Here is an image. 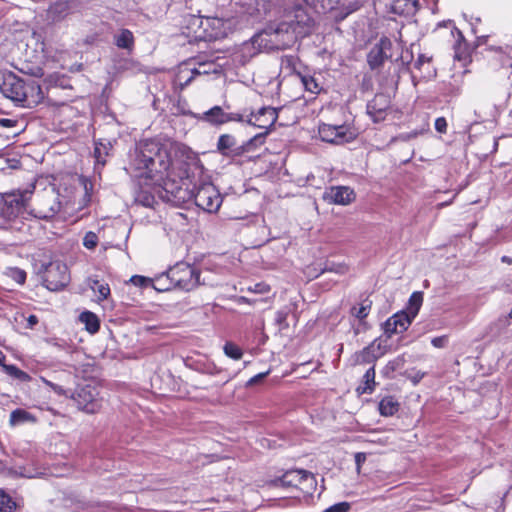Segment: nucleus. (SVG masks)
Here are the masks:
<instances>
[{
	"instance_id": "obj_2",
	"label": "nucleus",
	"mask_w": 512,
	"mask_h": 512,
	"mask_svg": "<svg viewBox=\"0 0 512 512\" xmlns=\"http://www.w3.org/2000/svg\"><path fill=\"white\" fill-rule=\"evenodd\" d=\"M0 91L6 98L26 108L37 106L44 98L41 86L36 80L23 79L13 72L1 75Z\"/></svg>"
},
{
	"instance_id": "obj_51",
	"label": "nucleus",
	"mask_w": 512,
	"mask_h": 512,
	"mask_svg": "<svg viewBox=\"0 0 512 512\" xmlns=\"http://www.w3.org/2000/svg\"><path fill=\"white\" fill-rule=\"evenodd\" d=\"M385 97L383 95L376 96L373 101L368 105V109L371 112L372 110H378L379 112H382L385 107H378V102L381 100H385Z\"/></svg>"
},
{
	"instance_id": "obj_9",
	"label": "nucleus",
	"mask_w": 512,
	"mask_h": 512,
	"mask_svg": "<svg viewBox=\"0 0 512 512\" xmlns=\"http://www.w3.org/2000/svg\"><path fill=\"white\" fill-rule=\"evenodd\" d=\"M319 137L322 141L343 144L355 139V133L346 125H330L323 123L319 125Z\"/></svg>"
},
{
	"instance_id": "obj_4",
	"label": "nucleus",
	"mask_w": 512,
	"mask_h": 512,
	"mask_svg": "<svg viewBox=\"0 0 512 512\" xmlns=\"http://www.w3.org/2000/svg\"><path fill=\"white\" fill-rule=\"evenodd\" d=\"M31 193L24 191H11L0 194V218L5 222L24 215Z\"/></svg>"
},
{
	"instance_id": "obj_29",
	"label": "nucleus",
	"mask_w": 512,
	"mask_h": 512,
	"mask_svg": "<svg viewBox=\"0 0 512 512\" xmlns=\"http://www.w3.org/2000/svg\"><path fill=\"white\" fill-rule=\"evenodd\" d=\"M390 319L395 320V324L400 332L406 331L413 320L405 311L394 314Z\"/></svg>"
},
{
	"instance_id": "obj_22",
	"label": "nucleus",
	"mask_w": 512,
	"mask_h": 512,
	"mask_svg": "<svg viewBox=\"0 0 512 512\" xmlns=\"http://www.w3.org/2000/svg\"><path fill=\"white\" fill-rule=\"evenodd\" d=\"M236 146L237 141L230 134H222L218 139L217 149L224 156L231 155L236 150Z\"/></svg>"
},
{
	"instance_id": "obj_61",
	"label": "nucleus",
	"mask_w": 512,
	"mask_h": 512,
	"mask_svg": "<svg viewBox=\"0 0 512 512\" xmlns=\"http://www.w3.org/2000/svg\"><path fill=\"white\" fill-rule=\"evenodd\" d=\"M258 10L256 8L249 9L247 12L249 15L254 16Z\"/></svg>"
},
{
	"instance_id": "obj_58",
	"label": "nucleus",
	"mask_w": 512,
	"mask_h": 512,
	"mask_svg": "<svg viewBox=\"0 0 512 512\" xmlns=\"http://www.w3.org/2000/svg\"><path fill=\"white\" fill-rule=\"evenodd\" d=\"M501 261L505 264L511 265L512 264V258L509 256H502Z\"/></svg>"
},
{
	"instance_id": "obj_63",
	"label": "nucleus",
	"mask_w": 512,
	"mask_h": 512,
	"mask_svg": "<svg viewBox=\"0 0 512 512\" xmlns=\"http://www.w3.org/2000/svg\"><path fill=\"white\" fill-rule=\"evenodd\" d=\"M261 138H262V135H257V136L254 137L253 140L257 141V140H260Z\"/></svg>"
},
{
	"instance_id": "obj_57",
	"label": "nucleus",
	"mask_w": 512,
	"mask_h": 512,
	"mask_svg": "<svg viewBox=\"0 0 512 512\" xmlns=\"http://www.w3.org/2000/svg\"><path fill=\"white\" fill-rule=\"evenodd\" d=\"M27 320L30 328L38 323V318L35 315H30Z\"/></svg>"
},
{
	"instance_id": "obj_8",
	"label": "nucleus",
	"mask_w": 512,
	"mask_h": 512,
	"mask_svg": "<svg viewBox=\"0 0 512 512\" xmlns=\"http://www.w3.org/2000/svg\"><path fill=\"white\" fill-rule=\"evenodd\" d=\"M69 282L68 267L59 261L51 262L44 273L45 286L51 291L64 288Z\"/></svg>"
},
{
	"instance_id": "obj_35",
	"label": "nucleus",
	"mask_w": 512,
	"mask_h": 512,
	"mask_svg": "<svg viewBox=\"0 0 512 512\" xmlns=\"http://www.w3.org/2000/svg\"><path fill=\"white\" fill-rule=\"evenodd\" d=\"M3 370L8 375H10L13 378H16L20 381L26 382V381L30 380V376L26 372L20 370L15 365H3Z\"/></svg>"
},
{
	"instance_id": "obj_36",
	"label": "nucleus",
	"mask_w": 512,
	"mask_h": 512,
	"mask_svg": "<svg viewBox=\"0 0 512 512\" xmlns=\"http://www.w3.org/2000/svg\"><path fill=\"white\" fill-rule=\"evenodd\" d=\"M16 508V503L0 489V512H12Z\"/></svg>"
},
{
	"instance_id": "obj_56",
	"label": "nucleus",
	"mask_w": 512,
	"mask_h": 512,
	"mask_svg": "<svg viewBox=\"0 0 512 512\" xmlns=\"http://www.w3.org/2000/svg\"><path fill=\"white\" fill-rule=\"evenodd\" d=\"M365 460H366L365 453H356L355 462L357 464L358 469L360 468L361 464L365 462Z\"/></svg>"
},
{
	"instance_id": "obj_40",
	"label": "nucleus",
	"mask_w": 512,
	"mask_h": 512,
	"mask_svg": "<svg viewBox=\"0 0 512 512\" xmlns=\"http://www.w3.org/2000/svg\"><path fill=\"white\" fill-rule=\"evenodd\" d=\"M98 241L99 239L96 233L89 231L83 238V246L89 250H93L98 245Z\"/></svg>"
},
{
	"instance_id": "obj_43",
	"label": "nucleus",
	"mask_w": 512,
	"mask_h": 512,
	"mask_svg": "<svg viewBox=\"0 0 512 512\" xmlns=\"http://www.w3.org/2000/svg\"><path fill=\"white\" fill-rule=\"evenodd\" d=\"M384 332L388 337H391L393 334L401 333L395 324V320H391L390 318L384 323Z\"/></svg>"
},
{
	"instance_id": "obj_16",
	"label": "nucleus",
	"mask_w": 512,
	"mask_h": 512,
	"mask_svg": "<svg viewBox=\"0 0 512 512\" xmlns=\"http://www.w3.org/2000/svg\"><path fill=\"white\" fill-rule=\"evenodd\" d=\"M200 119L213 125H220L230 122V119H233V116L231 113H225L220 106H214L204 112Z\"/></svg>"
},
{
	"instance_id": "obj_20",
	"label": "nucleus",
	"mask_w": 512,
	"mask_h": 512,
	"mask_svg": "<svg viewBox=\"0 0 512 512\" xmlns=\"http://www.w3.org/2000/svg\"><path fill=\"white\" fill-rule=\"evenodd\" d=\"M417 0H394L392 11L398 15L410 16L417 11Z\"/></svg>"
},
{
	"instance_id": "obj_13",
	"label": "nucleus",
	"mask_w": 512,
	"mask_h": 512,
	"mask_svg": "<svg viewBox=\"0 0 512 512\" xmlns=\"http://www.w3.org/2000/svg\"><path fill=\"white\" fill-rule=\"evenodd\" d=\"M356 198L355 192L348 186H332L323 194V200L336 205H349Z\"/></svg>"
},
{
	"instance_id": "obj_37",
	"label": "nucleus",
	"mask_w": 512,
	"mask_h": 512,
	"mask_svg": "<svg viewBox=\"0 0 512 512\" xmlns=\"http://www.w3.org/2000/svg\"><path fill=\"white\" fill-rule=\"evenodd\" d=\"M90 288L99 294L100 300L106 299L110 294V288L107 284L101 283L98 280H92Z\"/></svg>"
},
{
	"instance_id": "obj_6",
	"label": "nucleus",
	"mask_w": 512,
	"mask_h": 512,
	"mask_svg": "<svg viewBox=\"0 0 512 512\" xmlns=\"http://www.w3.org/2000/svg\"><path fill=\"white\" fill-rule=\"evenodd\" d=\"M313 23V19L301 5H296L292 10L288 11L283 21V24L289 27V31L293 33L295 39L298 36L305 37L308 35L313 27Z\"/></svg>"
},
{
	"instance_id": "obj_33",
	"label": "nucleus",
	"mask_w": 512,
	"mask_h": 512,
	"mask_svg": "<svg viewBox=\"0 0 512 512\" xmlns=\"http://www.w3.org/2000/svg\"><path fill=\"white\" fill-rule=\"evenodd\" d=\"M431 58L426 57L425 55L421 54L415 61L414 67L420 71L425 72V77H431L432 71H431Z\"/></svg>"
},
{
	"instance_id": "obj_53",
	"label": "nucleus",
	"mask_w": 512,
	"mask_h": 512,
	"mask_svg": "<svg viewBox=\"0 0 512 512\" xmlns=\"http://www.w3.org/2000/svg\"><path fill=\"white\" fill-rule=\"evenodd\" d=\"M269 374V371L267 372H263V373H259L257 375H255L254 377L250 378V380L247 382V385L248 386H252V385H255L257 383H259L260 381H262L267 375Z\"/></svg>"
},
{
	"instance_id": "obj_1",
	"label": "nucleus",
	"mask_w": 512,
	"mask_h": 512,
	"mask_svg": "<svg viewBox=\"0 0 512 512\" xmlns=\"http://www.w3.org/2000/svg\"><path fill=\"white\" fill-rule=\"evenodd\" d=\"M181 148L185 149V147L170 142L161 143L155 139L141 141L135 149L132 165L140 171L141 176H145L162 186L167 193H171L179 199H184L180 195L182 188L178 179L182 180L186 177V171L175 173L171 161V152Z\"/></svg>"
},
{
	"instance_id": "obj_15",
	"label": "nucleus",
	"mask_w": 512,
	"mask_h": 512,
	"mask_svg": "<svg viewBox=\"0 0 512 512\" xmlns=\"http://www.w3.org/2000/svg\"><path fill=\"white\" fill-rule=\"evenodd\" d=\"M278 118V110L273 107H262L256 113H251L249 124L259 128H270Z\"/></svg>"
},
{
	"instance_id": "obj_27",
	"label": "nucleus",
	"mask_w": 512,
	"mask_h": 512,
	"mask_svg": "<svg viewBox=\"0 0 512 512\" xmlns=\"http://www.w3.org/2000/svg\"><path fill=\"white\" fill-rule=\"evenodd\" d=\"M300 481L301 483L298 489L301 490L303 493L312 494L313 491L316 489L317 483L312 473L305 470L303 478Z\"/></svg>"
},
{
	"instance_id": "obj_31",
	"label": "nucleus",
	"mask_w": 512,
	"mask_h": 512,
	"mask_svg": "<svg viewBox=\"0 0 512 512\" xmlns=\"http://www.w3.org/2000/svg\"><path fill=\"white\" fill-rule=\"evenodd\" d=\"M372 302L368 299L364 300L358 307L354 306L351 309V313L353 316L358 318L359 320H363L366 318L371 310Z\"/></svg>"
},
{
	"instance_id": "obj_14",
	"label": "nucleus",
	"mask_w": 512,
	"mask_h": 512,
	"mask_svg": "<svg viewBox=\"0 0 512 512\" xmlns=\"http://www.w3.org/2000/svg\"><path fill=\"white\" fill-rule=\"evenodd\" d=\"M268 33L272 37V41L276 42L273 44L275 50H284L290 47L295 42V36L289 31V27L285 26L283 22L274 26H268Z\"/></svg>"
},
{
	"instance_id": "obj_48",
	"label": "nucleus",
	"mask_w": 512,
	"mask_h": 512,
	"mask_svg": "<svg viewBox=\"0 0 512 512\" xmlns=\"http://www.w3.org/2000/svg\"><path fill=\"white\" fill-rule=\"evenodd\" d=\"M499 61L501 62L502 68H507L511 70L508 77L511 79L512 82V59L507 55H500Z\"/></svg>"
},
{
	"instance_id": "obj_32",
	"label": "nucleus",
	"mask_w": 512,
	"mask_h": 512,
	"mask_svg": "<svg viewBox=\"0 0 512 512\" xmlns=\"http://www.w3.org/2000/svg\"><path fill=\"white\" fill-rule=\"evenodd\" d=\"M195 74H191V68H188L186 65L182 66L177 74V81L179 85L183 88L188 86L192 80L194 79Z\"/></svg>"
},
{
	"instance_id": "obj_19",
	"label": "nucleus",
	"mask_w": 512,
	"mask_h": 512,
	"mask_svg": "<svg viewBox=\"0 0 512 512\" xmlns=\"http://www.w3.org/2000/svg\"><path fill=\"white\" fill-rule=\"evenodd\" d=\"M114 44L120 49L131 52L135 44L133 33L129 29H121L114 35Z\"/></svg>"
},
{
	"instance_id": "obj_30",
	"label": "nucleus",
	"mask_w": 512,
	"mask_h": 512,
	"mask_svg": "<svg viewBox=\"0 0 512 512\" xmlns=\"http://www.w3.org/2000/svg\"><path fill=\"white\" fill-rule=\"evenodd\" d=\"M217 71V65L213 61L199 62L198 67L191 68V74H195V76L216 73Z\"/></svg>"
},
{
	"instance_id": "obj_46",
	"label": "nucleus",
	"mask_w": 512,
	"mask_h": 512,
	"mask_svg": "<svg viewBox=\"0 0 512 512\" xmlns=\"http://www.w3.org/2000/svg\"><path fill=\"white\" fill-rule=\"evenodd\" d=\"M425 373L421 372L419 370H411L409 372H406V376L409 380L413 382L414 385L418 384L421 379L424 377Z\"/></svg>"
},
{
	"instance_id": "obj_45",
	"label": "nucleus",
	"mask_w": 512,
	"mask_h": 512,
	"mask_svg": "<svg viewBox=\"0 0 512 512\" xmlns=\"http://www.w3.org/2000/svg\"><path fill=\"white\" fill-rule=\"evenodd\" d=\"M350 505L347 502H341L332 505L331 507L325 509L323 512H348Z\"/></svg>"
},
{
	"instance_id": "obj_12",
	"label": "nucleus",
	"mask_w": 512,
	"mask_h": 512,
	"mask_svg": "<svg viewBox=\"0 0 512 512\" xmlns=\"http://www.w3.org/2000/svg\"><path fill=\"white\" fill-rule=\"evenodd\" d=\"M75 8L74 0H57L52 2L46 10V20L49 23L64 21Z\"/></svg>"
},
{
	"instance_id": "obj_59",
	"label": "nucleus",
	"mask_w": 512,
	"mask_h": 512,
	"mask_svg": "<svg viewBox=\"0 0 512 512\" xmlns=\"http://www.w3.org/2000/svg\"><path fill=\"white\" fill-rule=\"evenodd\" d=\"M5 359H6L5 354L0 350V365H1L2 367H3V365H6V364L4 363Z\"/></svg>"
},
{
	"instance_id": "obj_54",
	"label": "nucleus",
	"mask_w": 512,
	"mask_h": 512,
	"mask_svg": "<svg viewBox=\"0 0 512 512\" xmlns=\"http://www.w3.org/2000/svg\"><path fill=\"white\" fill-rule=\"evenodd\" d=\"M131 282L137 286H145L148 282V279L143 276L135 275L131 278Z\"/></svg>"
},
{
	"instance_id": "obj_10",
	"label": "nucleus",
	"mask_w": 512,
	"mask_h": 512,
	"mask_svg": "<svg viewBox=\"0 0 512 512\" xmlns=\"http://www.w3.org/2000/svg\"><path fill=\"white\" fill-rule=\"evenodd\" d=\"M392 42L387 37H381L367 54V63L371 70L380 68L386 59L392 58L390 53L392 49Z\"/></svg>"
},
{
	"instance_id": "obj_38",
	"label": "nucleus",
	"mask_w": 512,
	"mask_h": 512,
	"mask_svg": "<svg viewBox=\"0 0 512 512\" xmlns=\"http://www.w3.org/2000/svg\"><path fill=\"white\" fill-rule=\"evenodd\" d=\"M223 349L225 355L234 360H239L243 355L242 350L232 342H226Z\"/></svg>"
},
{
	"instance_id": "obj_47",
	"label": "nucleus",
	"mask_w": 512,
	"mask_h": 512,
	"mask_svg": "<svg viewBox=\"0 0 512 512\" xmlns=\"http://www.w3.org/2000/svg\"><path fill=\"white\" fill-rule=\"evenodd\" d=\"M249 290L258 293V294H265L270 291V286L266 283H257L253 287H249Z\"/></svg>"
},
{
	"instance_id": "obj_3",
	"label": "nucleus",
	"mask_w": 512,
	"mask_h": 512,
	"mask_svg": "<svg viewBox=\"0 0 512 512\" xmlns=\"http://www.w3.org/2000/svg\"><path fill=\"white\" fill-rule=\"evenodd\" d=\"M60 194L55 187L45 188L36 194L31 213L39 219H51L61 209Z\"/></svg>"
},
{
	"instance_id": "obj_39",
	"label": "nucleus",
	"mask_w": 512,
	"mask_h": 512,
	"mask_svg": "<svg viewBox=\"0 0 512 512\" xmlns=\"http://www.w3.org/2000/svg\"><path fill=\"white\" fill-rule=\"evenodd\" d=\"M28 417H29L28 412L21 410V409H16L11 412L9 422L12 426H15L17 424H20V423L26 421L28 419Z\"/></svg>"
},
{
	"instance_id": "obj_41",
	"label": "nucleus",
	"mask_w": 512,
	"mask_h": 512,
	"mask_svg": "<svg viewBox=\"0 0 512 512\" xmlns=\"http://www.w3.org/2000/svg\"><path fill=\"white\" fill-rule=\"evenodd\" d=\"M288 311L280 310L276 312L275 315V323L278 326L279 331H282L288 328L289 324L287 322Z\"/></svg>"
},
{
	"instance_id": "obj_25",
	"label": "nucleus",
	"mask_w": 512,
	"mask_h": 512,
	"mask_svg": "<svg viewBox=\"0 0 512 512\" xmlns=\"http://www.w3.org/2000/svg\"><path fill=\"white\" fill-rule=\"evenodd\" d=\"M454 30L456 31V33L458 35V39L454 45V50H455L454 58L459 61H466L468 58L467 44L465 43V41L463 39L462 33L460 31H458L456 28H454Z\"/></svg>"
},
{
	"instance_id": "obj_26",
	"label": "nucleus",
	"mask_w": 512,
	"mask_h": 512,
	"mask_svg": "<svg viewBox=\"0 0 512 512\" xmlns=\"http://www.w3.org/2000/svg\"><path fill=\"white\" fill-rule=\"evenodd\" d=\"M399 404L392 397H385L379 403V411L383 416H392L398 411Z\"/></svg>"
},
{
	"instance_id": "obj_11",
	"label": "nucleus",
	"mask_w": 512,
	"mask_h": 512,
	"mask_svg": "<svg viewBox=\"0 0 512 512\" xmlns=\"http://www.w3.org/2000/svg\"><path fill=\"white\" fill-rule=\"evenodd\" d=\"M98 391L91 385L80 388L77 392L79 407L87 413H96L101 409V401L97 398Z\"/></svg>"
},
{
	"instance_id": "obj_49",
	"label": "nucleus",
	"mask_w": 512,
	"mask_h": 512,
	"mask_svg": "<svg viewBox=\"0 0 512 512\" xmlns=\"http://www.w3.org/2000/svg\"><path fill=\"white\" fill-rule=\"evenodd\" d=\"M435 129L439 133H446L447 131V121L444 117H439L435 120Z\"/></svg>"
},
{
	"instance_id": "obj_18",
	"label": "nucleus",
	"mask_w": 512,
	"mask_h": 512,
	"mask_svg": "<svg viewBox=\"0 0 512 512\" xmlns=\"http://www.w3.org/2000/svg\"><path fill=\"white\" fill-rule=\"evenodd\" d=\"M3 227L11 230L12 232L19 233L24 237L30 235L31 226L27 221H25L23 215L5 221Z\"/></svg>"
},
{
	"instance_id": "obj_64",
	"label": "nucleus",
	"mask_w": 512,
	"mask_h": 512,
	"mask_svg": "<svg viewBox=\"0 0 512 512\" xmlns=\"http://www.w3.org/2000/svg\"><path fill=\"white\" fill-rule=\"evenodd\" d=\"M508 317L512 319V310L509 312Z\"/></svg>"
},
{
	"instance_id": "obj_55",
	"label": "nucleus",
	"mask_w": 512,
	"mask_h": 512,
	"mask_svg": "<svg viewBox=\"0 0 512 512\" xmlns=\"http://www.w3.org/2000/svg\"><path fill=\"white\" fill-rule=\"evenodd\" d=\"M400 362H401V359H396V360L390 361L386 365L385 370L386 371H395L398 368Z\"/></svg>"
},
{
	"instance_id": "obj_5",
	"label": "nucleus",
	"mask_w": 512,
	"mask_h": 512,
	"mask_svg": "<svg viewBox=\"0 0 512 512\" xmlns=\"http://www.w3.org/2000/svg\"><path fill=\"white\" fill-rule=\"evenodd\" d=\"M167 276L176 288L184 291H191L202 284L198 269L187 263H177L169 269Z\"/></svg>"
},
{
	"instance_id": "obj_62",
	"label": "nucleus",
	"mask_w": 512,
	"mask_h": 512,
	"mask_svg": "<svg viewBox=\"0 0 512 512\" xmlns=\"http://www.w3.org/2000/svg\"><path fill=\"white\" fill-rule=\"evenodd\" d=\"M48 384L55 390V391H58V386L57 385H54V384H51L48 382Z\"/></svg>"
},
{
	"instance_id": "obj_17",
	"label": "nucleus",
	"mask_w": 512,
	"mask_h": 512,
	"mask_svg": "<svg viewBox=\"0 0 512 512\" xmlns=\"http://www.w3.org/2000/svg\"><path fill=\"white\" fill-rule=\"evenodd\" d=\"M305 470H289L281 478L273 481V485L277 487H295L298 488L303 478Z\"/></svg>"
},
{
	"instance_id": "obj_60",
	"label": "nucleus",
	"mask_w": 512,
	"mask_h": 512,
	"mask_svg": "<svg viewBox=\"0 0 512 512\" xmlns=\"http://www.w3.org/2000/svg\"><path fill=\"white\" fill-rule=\"evenodd\" d=\"M233 119H230V121H242V115L240 114H232Z\"/></svg>"
},
{
	"instance_id": "obj_50",
	"label": "nucleus",
	"mask_w": 512,
	"mask_h": 512,
	"mask_svg": "<svg viewBox=\"0 0 512 512\" xmlns=\"http://www.w3.org/2000/svg\"><path fill=\"white\" fill-rule=\"evenodd\" d=\"M12 277L18 282L19 284H23L26 280V272L21 269H14L12 271Z\"/></svg>"
},
{
	"instance_id": "obj_23",
	"label": "nucleus",
	"mask_w": 512,
	"mask_h": 512,
	"mask_svg": "<svg viewBox=\"0 0 512 512\" xmlns=\"http://www.w3.org/2000/svg\"><path fill=\"white\" fill-rule=\"evenodd\" d=\"M112 150V144L107 141L103 142L101 140L95 141L94 147V157L97 165L104 166L106 163V157L110 155V151Z\"/></svg>"
},
{
	"instance_id": "obj_52",
	"label": "nucleus",
	"mask_w": 512,
	"mask_h": 512,
	"mask_svg": "<svg viewBox=\"0 0 512 512\" xmlns=\"http://www.w3.org/2000/svg\"><path fill=\"white\" fill-rule=\"evenodd\" d=\"M431 343L436 348H443L447 344V336L435 337L432 339Z\"/></svg>"
},
{
	"instance_id": "obj_42",
	"label": "nucleus",
	"mask_w": 512,
	"mask_h": 512,
	"mask_svg": "<svg viewBox=\"0 0 512 512\" xmlns=\"http://www.w3.org/2000/svg\"><path fill=\"white\" fill-rule=\"evenodd\" d=\"M301 79L307 91L311 93H318L320 91L318 83L312 76H303Z\"/></svg>"
},
{
	"instance_id": "obj_21",
	"label": "nucleus",
	"mask_w": 512,
	"mask_h": 512,
	"mask_svg": "<svg viewBox=\"0 0 512 512\" xmlns=\"http://www.w3.org/2000/svg\"><path fill=\"white\" fill-rule=\"evenodd\" d=\"M275 43L272 41L270 33H268V27L252 37V44L260 50L273 51L275 50L273 46Z\"/></svg>"
},
{
	"instance_id": "obj_24",
	"label": "nucleus",
	"mask_w": 512,
	"mask_h": 512,
	"mask_svg": "<svg viewBox=\"0 0 512 512\" xmlns=\"http://www.w3.org/2000/svg\"><path fill=\"white\" fill-rule=\"evenodd\" d=\"M80 320L85 324L86 330L91 334L96 333L100 328L99 319L92 312L86 311L81 313Z\"/></svg>"
},
{
	"instance_id": "obj_44",
	"label": "nucleus",
	"mask_w": 512,
	"mask_h": 512,
	"mask_svg": "<svg viewBox=\"0 0 512 512\" xmlns=\"http://www.w3.org/2000/svg\"><path fill=\"white\" fill-rule=\"evenodd\" d=\"M325 272H335L338 274H344L347 272V267L343 264L326 265L325 268L322 269L321 273Z\"/></svg>"
},
{
	"instance_id": "obj_34",
	"label": "nucleus",
	"mask_w": 512,
	"mask_h": 512,
	"mask_svg": "<svg viewBox=\"0 0 512 512\" xmlns=\"http://www.w3.org/2000/svg\"><path fill=\"white\" fill-rule=\"evenodd\" d=\"M364 387L362 393H371L375 386V370L374 367L369 368L363 376Z\"/></svg>"
},
{
	"instance_id": "obj_7",
	"label": "nucleus",
	"mask_w": 512,
	"mask_h": 512,
	"mask_svg": "<svg viewBox=\"0 0 512 512\" xmlns=\"http://www.w3.org/2000/svg\"><path fill=\"white\" fill-rule=\"evenodd\" d=\"M193 197L195 204L209 213L218 211L222 203L219 191L211 183L201 185L193 194Z\"/></svg>"
},
{
	"instance_id": "obj_28",
	"label": "nucleus",
	"mask_w": 512,
	"mask_h": 512,
	"mask_svg": "<svg viewBox=\"0 0 512 512\" xmlns=\"http://www.w3.org/2000/svg\"><path fill=\"white\" fill-rule=\"evenodd\" d=\"M423 296L421 292H414L409 299V307L407 314L410 315L412 319L416 317L419 312V309L422 305Z\"/></svg>"
}]
</instances>
